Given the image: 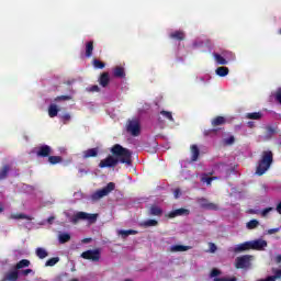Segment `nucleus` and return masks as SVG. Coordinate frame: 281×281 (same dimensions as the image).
<instances>
[{
    "label": "nucleus",
    "mask_w": 281,
    "mask_h": 281,
    "mask_svg": "<svg viewBox=\"0 0 281 281\" xmlns=\"http://www.w3.org/2000/svg\"><path fill=\"white\" fill-rule=\"evenodd\" d=\"M111 153L113 156L109 155L105 159L101 160L99 168H115L119 161L120 164H126V166H131V164H133V151L128 148H125L120 144H115L111 148Z\"/></svg>",
    "instance_id": "1"
},
{
    "label": "nucleus",
    "mask_w": 281,
    "mask_h": 281,
    "mask_svg": "<svg viewBox=\"0 0 281 281\" xmlns=\"http://www.w3.org/2000/svg\"><path fill=\"white\" fill-rule=\"evenodd\" d=\"M271 164H273V151L266 150L262 153L261 159L259 160L256 175L262 177L269 168H271Z\"/></svg>",
    "instance_id": "2"
},
{
    "label": "nucleus",
    "mask_w": 281,
    "mask_h": 281,
    "mask_svg": "<svg viewBox=\"0 0 281 281\" xmlns=\"http://www.w3.org/2000/svg\"><path fill=\"white\" fill-rule=\"evenodd\" d=\"M113 190H115V184L113 182H109L104 188L99 189L91 194V201H100L103 196H109Z\"/></svg>",
    "instance_id": "3"
},
{
    "label": "nucleus",
    "mask_w": 281,
    "mask_h": 281,
    "mask_svg": "<svg viewBox=\"0 0 281 281\" xmlns=\"http://www.w3.org/2000/svg\"><path fill=\"white\" fill-rule=\"evenodd\" d=\"M79 221H89V223L93 224L98 221V214H91L87 212H77L71 217V223L76 225Z\"/></svg>",
    "instance_id": "4"
},
{
    "label": "nucleus",
    "mask_w": 281,
    "mask_h": 281,
    "mask_svg": "<svg viewBox=\"0 0 281 281\" xmlns=\"http://www.w3.org/2000/svg\"><path fill=\"white\" fill-rule=\"evenodd\" d=\"M251 255H243L235 259V267L237 269H249L251 267Z\"/></svg>",
    "instance_id": "5"
},
{
    "label": "nucleus",
    "mask_w": 281,
    "mask_h": 281,
    "mask_svg": "<svg viewBox=\"0 0 281 281\" xmlns=\"http://www.w3.org/2000/svg\"><path fill=\"white\" fill-rule=\"evenodd\" d=\"M101 256L102 252L100 251V248L86 250L81 254V258H83V260H91L92 262H100Z\"/></svg>",
    "instance_id": "6"
},
{
    "label": "nucleus",
    "mask_w": 281,
    "mask_h": 281,
    "mask_svg": "<svg viewBox=\"0 0 281 281\" xmlns=\"http://www.w3.org/2000/svg\"><path fill=\"white\" fill-rule=\"evenodd\" d=\"M196 203L202 210H209L212 212H218L220 210L218 204L210 202V200L205 198H198Z\"/></svg>",
    "instance_id": "7"
},
{
    "label": "nucleus",
    "mask_w": 281,
    "mask_h": 281,
    "mask_svg": "<svg viewBox=\"0 0 281 281\" xmlns=\"http://www.w3.org/2000/svg\"><path fill=\"white\" fill-rule=\"evenodd\" d=\"M127 133H131L133 137H138L142 133V125H139V120L134 119L127 122Z\"/></svg>",
    "instance_id": "8"
},
{
    "label": "nucleus",
    "mask_w": 281,
    "mask_h": 281,
    "mask_svg": "<svg viewBox=\"0 0 281 281\" xmlns=\"http://www.w3.org/2000/svg\"><path fill=\"white\" fill-rule=\"evenodd\" d=\"M35 154L37 157L45 159V157H49V155H52V147L49 145H42L36 148Z\"/></svg>",
    "instance_id": "9"
},
{
    "label": "nucleus",
    "mask_w": 281,
    "mask_h": 281,
    "mask_svg": "<svg viewBox=\"0 0 281 281\" xmlns=\"http://www.w3.org/2000/svg\"><path fill=\"white\" fill-rule=\"evenodd\" d=\"M265 247H267V240L265 239L250 240V249L255 251H262Z\"/></svg>",
    "instance_id": "10"
},
{
    "label": "nucleus",
    "mask_w": 281,
    "mask_h": 281,
    "mask_svg": "<svg viewBox=\"0 0 281 281\" xmlns=\"http://www.w3.org/2000/svg\"><path fill=\"white\" fill-rule=\"evenodd\" d=\"M188 215H190V210L177 209L169 212L166 216L167 218H177V216H188Z\"/></svg>",
    "instance_id": "11"
},
{
    "label": "nucleus",
    "mask_w": 281,
    "mask_h": 281,
    "mask_svg": "<svg viewBox=\"0 0 281 281\" xmlns=\"http://www.w3.org/2000/svg\"><path fill=\"white\" fill-rule=\"evenodd\" d=\"M249 249H251V241H245L243 244H238L234 248V251H235V254H240L243 251H249Z\"/></svg>",
    "instance_id": "12"
},
{
    "label": "nucleus",
    "mask_w": 281,
    "mask_h": 281,
    "mask_svg": "<svg viewBox=\"0 0 281 281\" xmlns=\"http://www.w3.org/2000/svg\"><path fill=\"white\" fill-rule=\"evenodd\" d=\"M169 38L172 41H186V33L183 31H173L169 34Z\"/></svg>",
    "instance_id": "13"
},
{
    "label": "nucleus",
    "mask_w": 281,
    "mask_h": 281,
    "mask_svg": "<svg viewBox=\"0 0 281 281\" xmlns=\"http://www.w3.org/2000/svg\"><path fill=\"white\" fill-rule=\"evenodd\" d=\"M111 82V77L109 76V72H102L99 78V85L101 87H109V83Z\"/></svg>",
    "instance_id": "14"
},
{
    "label": "nucleus",
    "mask_w": 281,
    "mask_h": 281,
    "mask_svg": "<svg viewBox=\"0 0 281 281\" xmlns=\"http://www.w3.org/2000/svg\"><path fill=\"white\" fill-rule=\"evenodd\" d=\"M212 126H223L227 124V119L224 116H216L211 121Z\"/></svg>",
    "instance_id": "15"
},
{
    "label": "nucleus",
    "mask_w": 281,
    "mask_h": 281,
    "mask_svg": "<svg viewBox=\"0 0 281 281\" xmlns=\"http://www.w3.org/2000/svg\"><path fill=\"white\" fill-rule=\"evenodd\" d=\"M191 161H199V155H201V150L199 149V146L192 145L191 146Z\"/></svg>",
    "instance_id": "16"
},
{
    "label": "nucleus",
    "mask_w": 281,
    "mask_h": 281,
    "mask_svg": "<svg viewBox=\"0 0 281 281\" xmlns=\"http://www.w3.org/2000/svg\"><path fill=\"white\" fill-rule=\"evenodd\" d=\"M150 216H161L164 214V210L158 205H151L149 209Z\"/></svg>",
    "instance_id": "17"
},
{
    "label": "nucleus",
    "mask_w": 281,
    "mask_h": 281,
    "mask_svg": "<svg viewBox=\"0 0 281 281\" xmlns=\"http://www.w3.org/2000/svg\"><path fill=\"white\" fill-rule=\"evenodd\" d=\"M136 234H137V231H135V229L119 231V236H121L123 239L128 238V236H135Z\"/></svg>",
    "instance_id": "18"
},
{
    "label": "nucleus",
    "mask_w": 281,
    "mask_h": 281,
    "mask_svg": "<svg viewBox=\"0 0 281 281\" xmlns=\"http://www.w3.org/2000/svg\"><path fill=\"white\" fill-rule=\"evenodd\" d=\"M11 218H13L14 221H19V220L34 221V217L23 213L11 214Z\"/></svg>",
    "instance_id": "19"
},
{
    "label": "nucleus",
    "mask_w": 281,
    "mask_h": 281,
    "mask_svg": "<svg viewBox=\"0 0 281 281\" xmlns=\"http://www.w3.org/2000/svg\"><path fill=\"white\" fill-rule=\"evenodd\" d=\"M83 159H89L91 157H95L98 155V148H90L82 153Z\"/></svg>",
    "instance_id": "20"
},
{
    "label": "nucleus",
    "mask_w": 281,
    "mask_h": 281,
    "mask_svg": "<svg viewBox=\"0 0 281 281\" xmlns=\"http://www.w3.org/2000/svg\"><path fill=\"white\" fill-rule=\"evenodd\" d=\"M4 280H8V281L19 280V271L15 269L13 271L8 272L4 277Z\"/></svg>",
    "instance_id": "21"
},
{
    "label": "nucleus",
    "mask_w": 281,
    "mask_h": 281,
    "mask_svg": "<svg viewBox=\"0 0 281 281\" xmlns=\"http://www.w3.org/2000/svg\"><path fill=\"white\" fill-rule=\"evenodd\" d=\"M93 56V41L86 43V58H91Z\"/></svg>",
    "instance_id": "22"
},
{
    "label": "nucleus",
    "mask_w": 281,
    "mask_h": 281,
    "mask_svg": "<svg viewBox=\"0 0 281 281\" xmlns=\"http://www.w3.org/2000/svg\"><path fill=\"white\" fill-rule=\"evenodd\" d=\"M60 110L58 109V105H56V104H50L49 106H48V115H49V117H56L57 115H58V112H59Z\"/></svg>",
    "instance_id": "23"
},
{
    "label": "nucleus",
    "mask_w": 281,
    "mask_h": 281,
    "mask_svg": "<svg viewBox=\"0 0 281 281\" xmlns=\"http://www.w3.org/2000/svg\"><path fill=\"white\" fill-rule=\"evenodd\" d=\"M215 74L220 76V78H225L229 74V68L227 67H218L215 70Z\"/></svg>",
    "instance_id": "24"
},
{
    "label": "nucleus",
    "mask_w": 281,
    "mask_h": 281,
    "mask_svg": "<svg viewBox=\"0 0 281 281\" xmlns=\"http://www.w3.org/2000/svg\"><path fill=\"white\" fill-rule=\"evenodd\" d=\"M114 78H126V72L124 71V68L117 66L114 68Z\"/></svg>",
    "instance_id": "25"
},
{
    "label": "nucleus",
    "mask_w": 281,
    "mask_h": 281,
    "mask_svg": "<svg viewBox=\"0 0 281 281\" xmlns=\"http://www.w3.org/2000/svg\"><path fill=\"white\" fill-rule=\"evenodd\" d=\"M8 172H10V165H4L0 169V181H3V179H8Z\"/></svg>",
    "instance_id": "26"
},
{
    "label": "nucleus",
    "mask_w": 281,
    "mask_h": 281,
    "mask_svg": "<svg viewBox=\"0 0 281 281\" xmlns=\"http://www.w3.org/2000/svg\"><path fill=\"white\" fill-rule=\"evenodd\" d=\"M246 120H262V112H250L246 114Z\"/></svg>",
    "instance_id": "27"
},
{
    "label": "nucleus",
    "mask_w": 281,
    "mask_h": 281,
    "mask_svg": "<svg viewBox=\"0 0 281 281\" xmlns=\"http://www.w3.org/2000/svg\"><path fill=\"white\" fill-rule=\"evenodd\" d=\"M157 225H159L157 220H147L140 223V227H157Z\"/></svg>",
    "instance_id": "28"
},
{
    "label": "nucleus",
    "mask_w": 281,
    "mask_h": 281,
    "mask_svg": "<svg viewBox=\"0 0 281 281\" xmlns=\"http://www.w3.org/2000/svg\"><path fill=\"white\" fill-rule=\"evenodd\" d=\"M35 254L37 258H40V260H44V258H47L49 256L47 250H45L44 248H37Z\"/></svg>",
    "instance_id": "29"
},
{
    "label": "nucleus",
    "mask_w": 281,
    "mask_h": 281,
    "mask_svg": "<svg viewBox=\"0 0 281 281\" xmlns=\"http://www.w3.org/2000/svg\"><path fill=\"white\" fill-rule=\"evenodd\" d=\"M213 56H214L217 65H227V59H225V57H223V55L214 53Z\"/></svg>",
    "instance_id": "30"
},
{
    "label": "nucleus",
    "mask_w": 281,
    "mask_h": 281,
    "mask_svg": "<svg viewBox=\"0 0 281 281\" xmlns=\"http://www.w3.org/2000/svg\"><path fill=\"white\" fill-rule=\"evenodd\" d=\"M190 249V246H183V245H173L170 248V251L177 252V251H188Z\"/></svg>",
    "instance_id": "31"
},
{
    "label": "nucleus",
    "mask_w": 281,
    "mask_h": 281,
    "mask_svg": "<svg viewBox=\"0 0 281 281\" xmlns=\"http://www.w3.org/2000/svg\"><path fill=\"white\" fill-rule=\"evenodd\" d=\"M63 161V157L60 156H48V162L52 166H56V164H61Z\"/></svg>",
    "instance_id": "32"
},
{
    "label": "nucleus",
    "mask_w": 281,
    "mask_h": 281,
    "mask_svg": "<svg viewBox=\"0 0 281 281\" xmlns=\"http://www.w3.org/2000/svg\"><path fill=\"white\" fill-rule=\"evenodd\" d=\"M71 240V235L68 233H63L59 235V243L60 245H65V243H69Z\"/></svg>",
    "instance_id": "33"
},
{
    "label": "nucleus",
    "mask_w": 281,
    "mask_h": 281,
    "mask_svg": "<svg viewBox=\"0 0 281 281\" xmlns=\"http://www.w3.org/2000/svg\"><path fill=\"white\" fill-rule=\"evenodd\" d=\"M216 180V177H207L206 173H204L202 177H201V181L202 183H206V186H212V182Z\"/></svg>",
    "instance_id": "34"
},
{
    "label": "nucleus",
    "mask_w": 281,
    "mask_h": 281,
    "mask_svg": "<svg viewBox=\"0 0 281 281\" xmlns=\"http://www.w3.org/2000/svg\"><path fill=\"white\" fill-rule=\"evenodd\" d=\"M25 267H30V260L22 259L15 265V270L18 271V269H25Z\"/></svg>",
    "instance_id": "35"
},
{
    "label": "nucleus",
    "mask_w": 281,
    "mask_h": 281,
    "mask_svg": "<svg viewBox=\"0 0 281 281\" xmlns=\"http://www.w3.org/2000/svg\"><path fill=\"white\" fill-rule=\"evenodd\" d=\"M276 133H277L276 127H273V126H267L266 127V137L268 139H271V137H273V135H276Z\"/></svg>",
    "instance_id": "36"
},
{
    "label": "nucleus",
    "mask_w": 281,
    "mask_h": 281,
    "mask_svg": "<svg viewBox=\"0 0 281 281\" xmlns=\"http://www.w3.org/2000/svg\"><path fill=\"white\" fill-rule=\"evenodd\" d=\"M58 262H60V258L53 257L45 262V267H54V266L58 265Z\"/></svg>",
    "instance_id": "37"
},
{
    "label": "nucleus",
    "mask_w": 281,
    "mask_h": 281,
    "mask_svg": "<svg viewBox=\"0 0 281 281\" xmlns=\"http://www.w3.org/2000/svg\"><path fill=\"white\" fill-rule=\"evenodd\" d=\"M218 133V130L216 128H209L203 132L204 137H212L213 135H216Z\"/></svg>",
    "instance_id": "38"
},
{
    "label": "nucleus",
    "mask_w": 281,
    "mask_h": 281,
    "mask_svg": "<svg viewBox=\"0 0 281 281\" xmlns=\"http://www.w3.org/2000/svg\"><path fill=\"white\" fill-rule=\"evenodd\" d=\"M235 142H236V137H234L233 135L229 136L228 138L223 139L224 146H233V144H235Z\"/></svg>",
    "instance_id": "39"
},
{
    "label": "nucleus",
    "mask_w": 281,
    "mask_h": 281,
    "mask_svg": "<svg viewBox=\"0 0 281 281\" xmlns=\"http://www.w3.org/2000/svg\"><path fill=\"white\" fill-rule=\"evenodd\" d=\"M93 67L95 69H104V67H106V64H104V61H100V59H94Z\"/></svg>",
    "instance_id": "40"
},
{
    "label": "nucleus",
    "mask_w": 281,
    "mask_h": 281,
    "mask_svg": "<svg viewBox=\"0 0 281 281\" xmlns=\"http://www.w3.org/2000/svg\"><path fill=\"white\" fill-rule=\"evenodd\" d=\"M258 225H260V223L258 222V220H251L247 223V228L248 229H256V227H258Z\"/></svg>",
    "instance_id": "41"
},
{
    "label": "nucleus",
    "mask_w": 281,
    "mask_h": 281,
    "mask_svg": "<svg viewBox=\"0 0 281 281\" xmlns=\"http://www.w3.org/2000/svg\"><path fill=\"white\" fill-rule=\"evenodd\" d=\"M68 100H71V95H58L54 102H67Z\"/></svg>",
    "instance_id": "42"
},
{
    "label": "nucleus",
    "mask_w": 281,
    "mask_h": 281,
    "mask_svg": "<svg viewBox=\"0 0 281 281\" xmlns=\"http://www.w3.org/2000/svg\"><path fill=\"white\" fill-rule=\"evenodd\" d=\"M160 115H162L164 117H166L170 122H175V119L172 117V112L161 111Z\"/></svg>",
    "instance_id": "43"
},
{
    "label": "nucleus",
    "mask_w": 281,
    "mask_h": 281,
    "mask_svg": "<svg viewBox=\"0 0 281 281\" xmlns=\"http://www.w3.org/2000/svg\"><path fill=\"white\" fill-rule=\"evenodd\" d=\"M60 120H61L63 124H67V122L71 121V114L65 113V114L60 115Z\"/></svg>",
    "instance_id": "44"
},
{
    "label": "nucleus",
    "mask_w": 281,
    "mask_h": 281,
    "mask_svg": "<svg viewBox=\"0 0 281 281\" xmlns=\"http://www.w3.org/2000/svg\"><path fill=\"white\" fill-rule=\"evenodd\" d=\"M217 276H221V270L214 268L210 273V278H217Z\"/></svg>",
    "instance_id": "45"
},
{
    "label": "nucleus",
    "mask_w": 281,
    "mask_h": 281,
    "mask_svg": "<svg viewBox=\"0 0 281 281\" xmlns=\"http://www.w3.org/2000/svg\"><path fill=\"white\" fill-rule=\"evenodd\" d=\"M209 249L211 254H216V249H217L216 244L209 243Z\"/></svg>",
    "instance_id": "46"
},
{
    "label": "nucleus",
    "mask_w": 281,
    "mask_h": 281,
    "mask_svg": "<svg viewBox=\"0 0 281 281\" xmlns=\"http://www.w3.org/2000/svg\"><path fill=\"white\" fill-rule=\"evenodd\" d=\"M269 212H273V207H266L262 210L261 212V216H267L269 214Z\"/></svg>",
    "instance_id": "47"
},
{
    "label": "nucleus",
    "mask_w": 281,
    "mask_h": 281,
    "mask_svg": "<svg viewBox=\"0 0 281 281\" xmlns=\"http://www.w3.org/2000/svg\"><path fill=\"white\" fill-rule=\"evenodd\" d=\"M214 281H237L236 277H233L231 279L227 278H215Z\"/></svg>",
    "instance_id": "48"
},
{
    "label": "nucleus",
    "mask_w": 281,
    "mask_h": 281,
    "mask_svg": "<svg viewBox=\"0 0 281 281\" xmlns=\"http://www.w3.org/2000/svg\"><path fill=\"white\" fill-rule=\"evenodd\" d=\"M173 196H175V199H179V196H181V189H176L173 191Z\"/></svg>",
    "instance_id": "49"
},
{
    "label": "nucleus",
    "mask_w": 281,
    "mask_h": 281,
    "mask_svg": "<svg viewBox=\"0 0 281 281\" xmlns=\"http://www.w3.org/2000/svg\"><path fill=\"white\" fill-rule=\"evenodd\" d=\"M276 100L281 104V89H279L276 93Z\"/></svg>",
    "instance_id": "50"
},
{
    "label": "nucleus",
    "mask_w": 281,
    "mask_h": 281,
    "mask_svg": "<svg viewBox=\"0 0 281 281\" xmlns=\"http://www.w3.org/2000/svg\"><path fill=\"white\" fill-rule=\"evenodd\" d=\"M30 273H33L32 269H25L22 271V274H24V276H30Z\"/></svg>",
    "instance_id": "51"
},
{
    "label": "nucleus",
    "mask_w": 281,
    "mask_h": 281,
    "mask_svg": "<svg viewBox=\"0 0 281 281\" xmlns=\"http://www.w3.org/2000/svg\"><path fill=\"white\" fill-rule=\"evenodd\" d=\"M90 91H95L97 93L100 91V87H98V86H92L91 88H90Z\"/></svg>",
    "instance_id": "52"
},
{
    "label": "nucleus",
    "mask_w": 281,
    "mask_h": 281,
    "mask_svg": "<svg viewBox=\"0 0 281 281\" xmlns=\"http://www.w3.org/2000/svg\"><path fill=\"white\" fill-rule=\"evenodd\" d=\"M276 262H277V265H280V263H281V255H278V256L276 257Z\"/></svg>",
    "instance_id": "53"
},
{
    "label": "nucleus",
    "mask_w": 281,
    "mask_h": 281,
    "mask_svg": "<svg viewBox=\"0 0 281 281\" xmlns=\"http://www.w3.org/2000/svg\"><path fill=\"white\" fill-rule=\"evenodd\" d=\"M82 243L89 244V243H91V238H83V239H82Z\"/></svg>",
    "instance_id": "54"
},
{
    "label": "nucleus",
    "mask_w": 281,
    "mask_h": 281,
    "mask_svg": "<svg viewBox=\"0 0 281 281\" xmlns=\"http://www.w3.org/2000/svg\"><path fill=\"white\" fill-rule=\"evenodd\" d=\"M247 124H248L249 128H254V126H255L254 122H251V121H249Z\"/></svg>",
    "instance_id": "55"
},
{
    "label": "nucleus",
    "mask_w": 281,
    "mask_h": 281,
    "mask_svg": "<svg viewBox=\"0 0 281 281\" xmlns=\"http://www.w3.org/2000/svg\"><path fill=\"white\" fill-rule=\"evenodd\" d=\"M54 218H55L54 216L48 217L47 223H53Z\"/></svg>",
    "instance_id": "56"
},
{
    "label": "nucleus",
    "mask_w": 281,
    "mask_h": 281,
    "mask_svg": "<svg viewBox=\"0 0 281 281\" xmlns=\"http://www.w3.org/2000/svg\"><path fill=\"white\" fill-rule=\"evenodd\" d=\"M274 232H278V229H271L270 234H274Z\"/></svg>",
    "instance_id": "57"
},
{
    "label": "nucleus",
    "mask_w": 281,
    "mask_h": 281,
    "mask_svg": "<svg viewBox=\"0 0 281 281\" xmlns=\"http://www.w3.org/2000/svg\"><path fill=\"white\" fill-rule=\"evenodd\" d=\"M1 212H3V207L2 206H0V214H1Z\"/></svg>",
    "instance_id": "58"
},
{
    "label": "nucleus",
    "mask_w": 281,
    "mask_h": 281,
    "mask_svg": "<svg viewBox=\"0 0 281 281\" xmlns=\"http://www.w3.org/2000/svg\"><path fill=\"white\" fill-rule=\"evenodd\" d=\"M279 34H281V29L278 31Z\"/></svg>",
    "instance_id": "59"
}]
</instances>
